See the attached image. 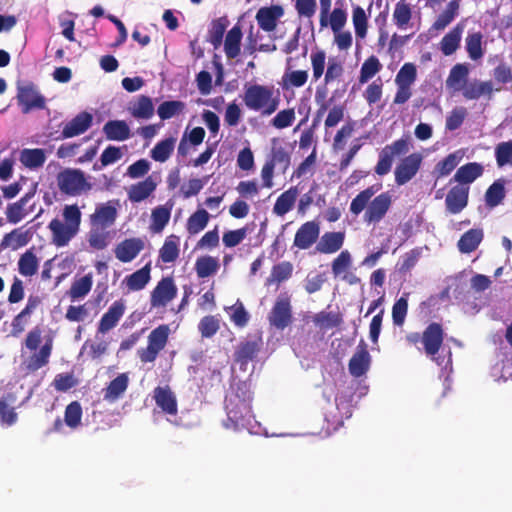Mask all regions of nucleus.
Returning <instances> with one entry per match:
<instances>
[{
    "label": "nucleus",
    "mask_w": 512,
    "mask_h": 512,
    "mask_svg": "<svg viewBox=\"0 0 512 512\" xmlns=\"http://www.w3.org/2000/svg\"><path fill=\"white\" fill-rule=\"evenodd\" d=\"M269 164L279 167L282 173H285L291 164V155L279 138L271 140V150L266 160Z\"/></svg>",
    "instance_id": "nucleus-20"
},
{
    "label": "nucleus",
    "mask_w": 512,
    "mask_h": 512,
    "mask_svg": "<svg viewBox=\"0 0 512 512\" xmlns=\"http://www.w3.org/2000/svg\"><path fill=\"white\" fill-rule=\"evenodd\" d=\"M506 195L504 182L502 180L494 181L485 193V202L489 207H496L502 203Z\"/></svg>",
    "instance_id": "nucleus-53"
},
{
    "label": "nucleus",
    "mask_w": 512,
    "mask_h": 512,
    "mask_svg": "<svg viewBox=\"0 0 512 512\" xmlns=\"http://www.w3.org/2000/svg\"><path fill=\"white\" fill-rule=\"evenodd\" d=\"M263 347L261 335H248L241 341L234 352V360L240 365L241 369H246L249 362L256 359L258 353Z\"/></svg>",
    "instance_id": "nucleus-11"
},
{
    "label": "nucleus",
    "mask_w": 512,
    "mask_h": 512,
    "mask_svg": "<svg viewBox=\"0 0 512 512\" xmlns=\"http://www.w3.org/2000/svg\"><path fill=\"white\" fill-rule=\"evenodd\" d=\"M30 241V235L28 231H23L22 228H16L11 232L4 235L0 242V251L7 248L17 250L28 244Z\"/></svg>",
    "instance_id": "nucleus-33"
},
{
    "label": "nucleus",
    "mask_w": 512,
    "mask_h": 512,
    "mask_svg": "<svg viewBox=\"0 0 512 512\" xmlns=\"http://www.w3.org/2000/svg\"><path fill=\"white\" fill-rule=\"evenodd\" d=\"M483 35L481 32L469 33L465 39L466 51L471 60H479L483 57L484 52L482 49Z\"/></svg>",
    "instance_id": "nucleus-54"
},
{
    "label": "nucleus",
    "mask_w": 512,
    "mask_h": 512,
    "mask_svg": "<svg viewBox=\"0 0 512 512\" xmlns=\"http://www.w3.org/2000/svg\"><path fill=\"white\" fill-rule=\"evenodd\" d=\"M19 273L25 277H31L38 270V259L36 255L28 250L22 254L18 261Z\"/></svg>",
    "instance_id": "nucleus-56"
},
{
    "label": "nucleus",
    "mask_w": 512,
    "mask_h": 512,
    "mask_svg": "<svg viewBox=\"0 0 512 512\" xmlns=\"http://www.w3.org/2000/svg\"><path fill=\"white\" fill-rule=\"evenodd\" d=\"M175 144V137H168L159 141L150 151L151 158L156 162H166L172 155Z\"/></svg>",
    "instance_id": "nucleus-43"
},
{
    "label": "nucleus",
    "mask_w": 512,
    "mask_h": 512,
    "mask_svg": "<svg viewBox=\"0 0 512 512\" xmlns=\"http://www.w3.org/2000/svg\"><path fill=\"white\" fill-rule=\"evenodd\" d=\"M380 189V186L372 185L352 199L350 211L354 215H359L365 208L364 221L368 224H378L386 216L392 205V195L390 192H382L381 194L371 198Z\"/></svg>",
    "instance_id": "nucleus-2"
},
{
    "label": "nucleus",
    "mask_w": 512,
    "mask_h": 512,
    "mask_svg": "<svg viewBox=\"0 0 512 512\" xmlns=\"http://www.w3.org/2000/svg\"><path fill=\"white\" fill-rule=\"evenodd\" d=\"M220 265L216 258L212 256H201L195 262V271L198 278H207L214 275Z\"/></svg>",
    "instance_id": "nucleus-49"
},
{
    "label": "nucleus",
    "mask_w": 512,
    "mask_h": 512,
    "mask_svg": "<svg viewBox=\"0 0 512 512\" xmlns=\"http://www.w3.org/2000/svg\"><path fill=\"white\" fill-rule=\"evenodd\" d=\"M252 392L250 384L238 381L231 385L225 397L227 419L223 421L226 429L238 430L250 424L252 413Z\"/></svg>",
    "instance_id": "nucleus-1"
},
{
    "label": "nucleus",
    "mask_w": 512,
    "mask_h": 512,
    "mask_svg": "<svg viewBox=\"0 0 512 512\" xmlns=\"http://www.w3.org/2000/svg\"><path fill=\"white\" fill-rule=\"evenodd\" d=\"M227 24L228 21L224 17L212 21L211 27L208 31V41L214 48H218L222 44Z\"/></svg>",
    "instance_id": "nucleus-59"
},
{
    "label": "nucleus",
    "mask_w": 512,
    "mask_h": 512,
    "mask_svg": "<svg viewBox=\"0 0 512 512\" xmlns=\"http://www.w3.org/2000/svg\"><path fill=\"white\" fill-rule=\"evenodd\" d=\"M93 116L89 112H81L72 118L62 129L57 139H68L86 132L92 125Z\"/></svg>",
    "instance_id": "nucleus-17"
},
{
    "label": "nucleus",
    "mask_w": 512,
    "mask_h": 512,
    "mask_svg": "<svg viewBox=\"0 0 512 512\" xmlns=\"http://www.w3.org/2000/svg\"><path fill=\"white\" fill-rule=\"evenodd\" d=\"M352 22L356 37L359 39H364L368 30V16L361 6L353 7Z\"/></svg>",
    "instance_id": "nucleus-55"
},
{
    "label": "nucleus",
    "mask_w": 512,
    "mask_h": 512,
    "mask_svg": "<svg viewBox=\"0 0 512 512\" xmlns=\"http://www.w3.org/2000/svg\"><path fill=\"white\" fill-rule=\"evenodd\" d=\"M171 209L172 205L170 207H167L166 205H160L152 210L150 225L152 232L160 233L163 231L170 220Z\"/></svg>",
    "instance_id": "nucleus-46"
},
{
    "label": "nucleus",
    "mask_w": 512,
    "mask_h": 512,
    "mask_svg": "<svg viewBox=\"0 0 512 512\" xmlns=\"http://www.w3.org/2000/svg\"><path fill=\"white\" fill-rule=\"evenodd\" d=\"M460 0H451L446 5L442 13L434 21L432 28L441 31L444 30L458 15Z\"/></svg>",
    "instance_id": "nucleus-40"
},
{
    "label": "nucleus",
    "mask_w": 512,
    "mask_h": 512,
    "mask_svg": "<svg viewBox=\"0 0 512 512\" xmlns=\"http://www.w3.org/2000/svg\"><path fill=\"white\" fill-rule=\"evenodd\" d=\"M410 150V141L408 137H401L391 144L384 146L379 152L378 162L374 167V172L379 176H384L391 171L396 158L406 155Z\"/></svg>",
    "instance_id": "nucleus-6"
},
{
    "label": "nucleus",
    "mask_w": 512,
    "mask_h": 512,
    "mask_svg": "<svg viewBox=\"0 0 512 512\" xmlns=\"http://www.w3.org/2000/svg\"><path fill=\"white\" fill-rule=\"evenodd\" d=\"M179 237L172 234L169 235L162 247L159 250V257L164 263H172L177 260L179 257Z\"/></svg>",
    "instance_id": "nucleus-44"
},
{
    "label": "nucleus",
    "mask_w": 512,
    "mask_h": 512,
    "mask_svg": "<svg viewBox=\"0 0 512 512\" xmlns=\"http://www.w3.org/2000/svg\"><path fill=\"white\" fill-rule=\"evenodd\" d=\"M14 400V396L10 393L0 398V422L2 425L12 426L18 420V414L12 407Z\"/></svg>",
    "instance_id": "nucleus-42"
},
{
    "label": "nucleus",
    "mask_w": 512,
    "mask_h": 512,
    "mask_svg": "<svg viewBox=\"0 0 512 512\" xmlns=\"http://www.w3.org/2000/svg\"><path fill=\"white\" fill-rule=\"evenodd\" d=\"M103 133L110 141H125L131 137L130 127L124 120L107 121L103 126Z\"/></svg>",
    "instance_id": "nucleus-26"
},
{
    "label": "nucleus",
    "mask_w": 512,
    "mask_h": 512,
    "mask_svg": "<svg viewBox=\"0 0 512 512\" xmlns=\"http://www.w3.org/2000/svg\"><path fill=\"white\" fill-rule=\"evenodd\" d=\"M92 285L93 277L91 273H88L71 284L68 295L72 300L83 298L90 292Z\"/></svg>",
    "instance_id": "nucleus-52"
},
{
    "label": "nucleus",
    "mask_w": 512,
    "mask_h": 512,
    "mask_svg": "<svg viewBox=\"0 0 512 512\" xmlns=\"http://www.w3.org/2000/svg\"><path fill=\"white\" fill-rule=\"evenodd\" d=\"M150 272L151 266L150 263H147L139 270L127 275L124 278L123 283L126 284L129 291H140L149 283L151 279Z\"/></svg>",
    "instance_id": "nucleus-32"
},
{
    "label": "nucleus",
    "mask_w": 512,
    "mask_h": 512,
    "mask_svg": "<svg viewBox=\"0 0 512 512\" xmlns=\"http://www.w3.org/2000/svg\"><path fill=\"white\" fill-rule=\"evenodd\" d=\"M34 194V191L27 192L18 201L11 203L7 206L6 217L9 223L17 224L28 214V211L25 209V206L29 202V200L34 196Z\"/></svg>",
    "instance_id": "nucleus-34"
},
{
    "label": "nucleus",
    "mask_w": 512,
    "mask_h": 512,
    "mask_svg": "<svg viewBox=\"0 0 512 512\" xmlns=\"http://www.w3.org/2000/svg\"><path fill=\"white\" fill-rule=\"evenodd\" d=\"M412 7L406 0H399L393 10L392 19L399 29H407L412 19Z\"/></svg>",
    "instance_id": "nucleus-38"
},
{
    "label": "nucleus",
    "mask_w": 512,
    "mask_h": 512,
    "mask_svg": "<svg viewBox=\"0 0 512 512\" xmlns=\"http://www.w3.org/2000/svg\"><path fill=\"white\" fill-rule=\"evenodd\" d=\"M185 103L179 100L164 101L158 106L157 113L161 120H167L182 113Z\"/></svg>",
    "instance_id": "nucleus-61"
},
{
    "label": "nucleus",
    "mask_w": 512,
    "mask_h": 512,
    "mask_svg": "<svg viewBox=\"0 0 512 512\" xmlns=\"http://www.w3.org/2000/svg\"><path fill=\"white\" fill-rule=\"evenodd\" d=\"M469 186L456 185L446 195L445 205L451 214L460 213L468 204Z\"/></svg>",
    "instance_id": "nucleus-18"
},
{
    "label": "nucleus",
    "mask_w": 512,
    "mask_h": 512,
    "mask_svg": "<svg viewBox=\"0 0 512 512\" xmlns=\"http://www.w3.org/2000/svg\"><path fill=\"white\" fill-rule=\"evenodd\" d=\"M267 319L269 325L279 331L285 330L293 323L291 298L287 293H281L276 298Z\"/></svg>",
    "instance_id": "nucleus-8"
},
{
    "label": "nucleus",
    "mask_w": 512,
    "mask_h": 512,
    "mask_svg": "<svg viewBox=\"0 0 512 512\" xmlns=\"http://www.w3.org/2000/svg\"><path fill=\"white\" fill-rule=\"evenodd\" d=\"M210 215L205 209H198L191 214L186 223V229L190 235H195L204 230L209 222Z\"/></svg>",
    "instance_id": "nucleus-47"
},
{
    "label": "nucleus",
    "mask_w": 512,
    "mask_h": 512,
    "mask_svg": "<svg viewBox=\"0 0 512 512\" xmlns=\"http://www.w3.org/2000/svg\"><path fill=\"white\" fill-rule=\"evenodd\" d=\"M46 161V155L43 149H23L20 153V162L29 169L42 167Z\"/></svg>",
    "instance_id": "nucleus-45"
},
{
    "label": "nucleus",
    "mask_w": 512,
    "mask_h": 512,
    "mask_svg": "<svg viewBox=\"0 0 512 512\" xmlns=\"http://www.w3.org/2000/svg\"><path fill=\"white\" fill-rule=\"evenodd\" d=\"M57 184L63 194L70 196H79L92 189V184L80 169H64L57 176Z\"/></svg>",
    "instance_id": "nucleus-5"
},
{
    "label": "nucleus",
    "mask_w": 512,
    "mask_h": 512,
    "mask_svg": "<svg viewBox=\"0 0 512 512\" xmlns=\"http://www.w3.org/2000/svg\"><path fill=\"white\" fill-rule=\"evenodd\" d=\"M124 312L125 305L121 300L113 302L107 312L102 315L98 324V332L104 334L113 329L123 316Z\"/></svg>",
    "instance_id": "nucleus-22"
},
{
    "label": "nucleus",
    "mask_w": 512,
    "mask_h": 512,
    "mask_svg": "<svg viewBox=\"0 0 512 512\" xmlns=\"http://www.w3.org/2000/svg\"><path fill=\"white\" fill-rule=\"evenodd\" d=\"M131 114L138 119H149L154 114V106L150 97L141 95L131 108Z\"/></svg>",
    "instance_id": "nucleus-57"
},
{
    "label": "nucleus",
    "mask_w": 512,
    "mask_h": 512,
    "mask_svg": "<svg viewBox=\"0 0 512 512\" xmlns=\"http://www.w3.org/2000/svg\"><path fill=\"white\" fill-rule=\"evenodd\" d=\"M169 334L170 328L167 324H161L153 329L148 335L147 347L138 350L140 361L142 363L154 362L167 345Z\"/></svg>",
    "instance_id": "nucleus-7"
},
{
    "label": "nucleus",
    "mask_w": 512,
    "mask_h": 512,
    "mask_svg": "<svg viewBox=\"0 0 512 512\" xmlns=\"http://www.w3.org/2000/svg\"><path fill=\"white\" fill-rule=\"evenodd\" d=\"M320 226L316 221L303 223L295 233L293 245L300 250L309 249L319 238Z\"/></svg>",
    "instance_id": "nucleus-14"
},
{
    "label": "nucleus",
    "mask_w": 512,
    "mask_h": 512,
    "mask_svg": "<svg viewBox=\"0 0 512 512\" xmlns=\"http://www.w3.org/2000/svg\"><path fill=\"white\" fill-rule=\"evenodd\" d=\"M16 99L24 114L46 108V99L33 82L18 84Z\"/></svg>",
    "instance_id": "nucleus-9"
},
{
    "label": "nucleus",
    "mask_w": 512,
    "mask_h": 512,
    "mask_svg": "<svg viewBox=\"0 0 512 512\" xmlns=\"http://www.w3.org/2000/svg\"><path fill=\"white\" fill-rule=\"evenodd\" d=\"M157 187V183L151 176H148L143 181L130 186L128 190V198L133 203H139L147 199Z\"/></svg>",
    "instance_id": "nucleus-27"
},
{
    "label": "nucleus",
    "mask_w": 512,
    "mask_h": 512,
    "mask_svg": "<svg viewBox=\"0 0 512 512\" xmlns=\"http://www.w3.org/2000/svg\"><path fill=\"white\" fill-rule=\"evenodd\" d=\"M469 69L466 64L454 65L446 79V87L453 92L462 91L468 82Z\"/></svg>",
    "instance_id": "nucleus-28"
},
{
    "label": "nucleus",
    "mask_w": 512,
    "mask_h": 512,
    "mask_svg": "<svg viewBox=\"0 0 512 512\" xmlns=\"http://www.w3.org/2000/svg\"><path fill=\"white\" fill-rule=\"evenodd\" d=\"M313 321L320 328L330 329L340 326L343 318L340 313L321 311L314 316Z\"/></svg>",
    "instance_id": "nucleus-62"
},
{
    "label": "nucleus",
    "mask_w": 512,
    "mask_h": 512,
    "mask_svg": "<svg viewBox=\"0 0 512 512\" xmlns=\"http://www.w3.org/2000/svg\"><path fill=\"white\" fill-rule=\"evenodd\" d=\"M153 398L157 407L168 415H176L178 413V403L174 392L169 386H157L153 391Z\"/></svg>",
    "instance_id": "nucleus-19"
},
{
    "label": "nucleus",
    "mask_w": 512,
    "mask_h": 512,
    "mask_svg": "<svg viewBox=\"0 0 512 512\" xmlns=\"http://www.w3.org/2000/svg\"><path fill=\"white\" fill-rule=\"evenodd\" d=\"M349 372L354 377L363 376L370 367V354L365 346H359L356 353L351 357Z\"/></svg>",
    "instance_id": "nucleus-29"
},
{
    "label": "nucleus",
    "mask_w": 512,
    "mask_h": 512,
    "mask_svg": "<svg viewBox=\"0 0 512 512\" xmlns=\"http://www.w3.org/2000/svg\"><path fill=\"white\" fill-rule=\"evenodd\" d=\"M464 24H456L447 34L443 36L439 43L440 51L445 56L454 54L460 47Z\"/></svg>",
    "instance_id": "nucleus-25"
},
{
    "label": "nucleus",
    "mask_w": 512,
    "mask_h": 512,
    "mask_svg": "<svg viewBox=\"0 0 512 512\" xmlns=\"http://www.w3.org/2000/svg\"><path fill=\"white\" fill-rule=\"evenodd\" d=\"M297 197L298 188L296 186L290 187L277 198L273 207V212L277 216H284L293 208Z\"/></svg>",
    "instance_id": "nucleus-37"
},
{
    "label": "nucleus",
    "mask_w": 512,
    "mask_h": 512,
    "mask_svg": "<svg viewBox=\"0 0 512 512\" xmlns=\"http://www.w3.org/2000/svg\"><path fill=\"white\" fill-rule=\"evenodd\" d=\"M444 341V330L441 324L437 322L430 323L422 333V344L425 354L438 365L443 363V359L437 356Z\"/></svg>",
    "instance_id": "nucleus-10"
},
{
    "label": "nucleus",
    "mask_w": 512,
    "mask_h": 512,
    "mask_svg": "<svg viewBox=\"0 0 512 512\" xmlns=\"http://www.w3.org/2000/svg\"><path fill=\"white\" fill-rule=\"evenodd\" d=\"M242 30L239 25L233 26L227 33L224 41V50L227 58H236L241 51Z\"/></svg>",
    "instance_id": "nucleus-35"
},
{
    "label": "nucleus",
    "mask_w": 512,
    "mask_h": 512,
    "mask_svg": "<svg viewBox=\"0 0 512 512\" xmlns=\"http://www.w3.org/2000/svg\"><path fill=\"white\" fill-rule=\"evenodd\" d=\"M117 216V208L112 202L103 203L90 215V225L108 229L115 224Z\"/></svg>",
    "instance_id": "nucleus-16"
},
{
    "label": "nucleus",
    "mask_w": 512,
    "mask_h": 512,
    "mask_svg": "<svg viewBox=\"0 0 512 512\" xmlns=\"http://www.w3.org/2000/svg\"><path fill=\"white\" fill-rule=\"evenodd\" d=\"M483 174V166L477 162H470L459 167L452 180L459 185L468 186Z\"/></svg>",
    "instance_id": "nucleus-30"
},
{
    "label": "nucleus",
    "mask_w": 512,
    "mask_h": 512,
    "mask_svg": "<svg viewBox=\"0 0 512 512\" xmlns=\"http://www.w3.org/2000/svg\"><path fill=\"white\" fill-rule=\"evenodd\" d=\"M344 240V232H326L321 236L315 249L322 254H333L342 248Z\"/></svg>",
    "instance_id": "nucleus-24"
},
{
    "label": "nucleus",
    "mask_w": 512,
    "mask_h": 512,
    "mask_svg": "<svg viewBox=\"0 0 512 512\" xmlns=\"http://www.w3.org/2000/svg\"><path fill=\"white\" fill-rule=\"evenodd\" d=\"M110 238V232L107 230V228L91 226L88 233L89 246L96 250L105 249L110 242Z\"/></svg>",
    "instance_id": "nucleus-50"
},
{
    "label": "nucleus",
    "mask_w": 512,
    "mask_h": 512,
    "mask_svg": "<svg viewBox=\"0 0 512 512\" xmlns=\"http://www.w3.org/2000/svg\"><path fill=\"white\" fill-rule=\"evenodd\" d=\"M63 220L54 218L48 224L52 243L56 247H65L78 234L82 214L76 204L66 205L62 211Z\"/></svg>",
    "instance_id": "nucleus-3"
},
{
    "label": "nucleus",
    "mask_w": 512,
    "mask_h": 512,
    "mask_svg": "<svg viewBox=\"0 0 512 512\" xmlns=\"http://www.w3.org/2000/svg\"><path fill=\"white\" fill-rule=\"evenodd\" d=\"M52 352V342H46L37 353H34L27 364L29 371H37L40 368L46 366L49 362V358Z\"/></svg>",
    "instance_id": "nucleus-51"
},
{
    "label": "nucleus",
    "mask_w": 512,
    "mask_h": 512,
    "mask_svg": "<svg viewBox=\"0 0 512 512\" xmlns=\"http://www.w3.org/2000/svg\"><path fill=\"white\" fill-rule=\"evenodd\" d=\"M460 0H451L446 5L442 13L434 21L432 28L441 31L444 30L458 15Z\"/></svg>",
    "instance_id": "nucleus-39"
},
{
    "label": "nucleus",
    "mask_w": 512,
    "mask_h": 512,
    "mask_svg": "<svg viewBox=\"0 0 512 512\" xmlns=\"http://www.w3.org/2000/svg\"><path fill=\"white\" fill-rule=\"evenodd\" d=\"M177 295L172 277H163L151 292L150 304L154 308L164 307Z\"/></svg>",
    "instance_id": "nucleus-13"
},
{
    "label": "nucleus",
    "mask_w": 512,
    "mask_h": 512,
    "mask_svg": "<svg viewBox=\"0 0 512 512\" xmlns=\"http://www.w3.org/2000/svg\"><path fill=\"white\" fill-rule=\"evenodd\" d=\"M129 385L127 373H121L115 377L108 386L103 389V399L108 403H114L119 400L126 392Z\"/></svg>",
    "instance_id": "nucleus-23"
},
{
    "label": "nucleus",
    "mask_w": 512,
    "mask_h": 512,
    "mask_svg": "<svg viewBox=\"0 0 512 512\" xmlns=\"http://www.w3.org/2000/svg\"><path fill=\"white\" fill-rule=\"evenodd\" d=\"M497 166L502 168L512 166V140L500 142L495 147Z\"/></svg>",
    "instance_id": "nucleus-63"
},
{
    "label": "nucleus",
    "mask_w": 512,
    "mask_h": 512,
    "mask_svg": "<svg viewBox=\"0 0 512 512\" xmlns=\"http://www.w3.org/2000/svg\"><path fill=\"white\" fill-rule=\"evenodd\" d=\"M460 0H451L446 5L442 13L434 21L432 28L441 31L444 30L458 15Z\"/></svg>",
    "instance_id": "nucleus-41"
},
{
    "label": "nucleus",
    "mask_w": 512,
    "mask_h": 512,
    "mask_svg": "<svg viewBox=\"0 0 512 512\" xmlns=\"http://www.w3.org/2000/svg\"><path fill=\"white\" fill-rule=\"evenodd\" d=\"M284 15V8L281 5L261 7L255 16L258 26L265 32H272L276 29L278 21Z\"/></svg>",
    "instance_id": "nucleus-15"
},
{
    "label": "nucleus",
    "mask_w": 512,
    "mask_h": 512,
    "mask_svg": "<svg viewBox=\"0 0 512 512\" xmlns=\"http://www.w3.org/2000/svg\"><path fill=\"white\" fill-rule=\"evenodd\" d=\"M243 101L247 108L271 115L279 106V97L274 95L273 86L253 84L246 88Z\"/></svg>",
    "instance_id": "nucleus-4"
},
{
    "label": "nucleus",
    "mask_w": 512,
    "mask_h": 512,
    "mask_svg": "<svg viewBox=\"0 0 512 512\" xmlns=\"http://www.w3.org/2000/svg\"><path fill=\"white\" fill-rule=\"evenodd\" d=\"M483 237L482 229H470L460 237L457 247L461 253L469 254L478 248Z\"/></svg>",
    "instance_id": "nucleus-36"
},
{
    "label": "nucleus",
    "mask_w": 512,
    "mask_h": 512,
    "mask_svg": "<svg viewBox=\"0 0 512 512\" xmlns=\"http://www.w3.org/2000/svg\"><path fill=\"white\" fill-rule=\"evenodd\" d=\"M423 157L419 152L411 153L400 160L394 170L395 183L398 186L411 181L419 172Z\"/></svg>",
    "instance_id": "nucleus-12"
},
{
    "label": "nucleus",
    "mask_w": 512,
    "mask_h": 512,
    "mask_svg": "<svg viewBox=\"0 0 512 512\" xmlns=\"http://www.w3.org/2000/svg\"><path fill=\"white\" fill-rule=\"evenodd\" d=\"M293 273V265L289 261H283L274 265L271 269L270 276L266 280V285L273 283L280 284L288 280Z\"/></svg>",
    "instance_id": "nucleus-48"
},
{
    "label": "nucleus",
    "mask_w": 512,
    "mask_h": 512,
    "mask_svg": "<svg viewBox=\"0 0 512 512\" xmlns=\"http://www.w3.org/2000/svg\"><path fill=\"white\" fill-rule=\"evenodd\" d=\"M144 242L140 238H128L121 241L115 248L116 258L123 262L128 263L134 260L138 254L143 250Z\"/></svg>",
    "instance_id": "nucleus-21"
},
{
    "label": "nucleus",
    "mask_w": 512,
    "mask_h": 512,
    "mask_svg": "<svg viewBox=\"0 0 512 512\" xmlns=\"http://www.w3.org/2000/svg\"><path fill=\"white\" fill-rule=\"evenodd\" d=\"M382 69V64L379 59L372 55L368 57L361 66L360 75H359V83L364 84L367 83L371 78H373L380 70Z\"/></svg>",
    "instance_id": "nucleus-58"
},
{
    "label": "nucleus",
    "mask_w": 512,
    "mask_h": 512,
    "mask_svg": "<svg viewBox=\"0 0 512 512\" xmlns=\"http://www.w3.org/2000/svg\"><path fill=\"white\" fill-rule=\"evenodd\" d=\"M82 414V407L78 401L69 403L64 412L65 424L71 429H76L81 425Z\"/></svg>",
    "instance_id": "nucleus-60"
},
{
    "label": "nucleus",
    "mask_w": 512,
    "mask_h": 512,
    "mask_svg": "<svg viewBox=\"0 0 512 512\" xmlns=\"http://www.w3.org/2000/svg\"><path fill=\"white\" fill-rule=\"evenodd\" d=\"M493 93V84L491 81H478L474 80L467 82L462 90V95L467 100H477L481 96L491 97Z\"/></svg>",
    "instance_id": "nucleus-31"
},
{
    "label": "nucleus",
    "mask_w": 512,
    "mask_h": 512,
    "mask_svg": "<svg viewBox=\"0 0 512 512\" xmlns=\"http://www.w3.org/2000/svg\"><path fill=\"white\" fill-rule=\"evenodd\" d=\"M417 70L413 63H405L398 71L395 83L396 85L410 86L416 81Z\"/></svg>",
    "instance_id": "nucleus-64"
}]
</instances>
